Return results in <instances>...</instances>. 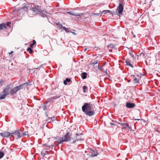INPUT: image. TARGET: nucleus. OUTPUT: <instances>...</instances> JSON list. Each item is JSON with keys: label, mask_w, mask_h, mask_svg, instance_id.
<instances>
[{"label": "nucleus", "mask_w": 160, "mask_h": 160, "mask_svg": "<svg viewBox=\"0 0 160 160\" xmlns=\"http://www.w3.org/2000/svg\"><path fill=\"white\" fill-rule=\"evenodd\" d=\"M91 104L90 103H85L82 106V110L87 115L91 116L94 114V112L93 110H91Z\"/></svg>", "instance_id": "f257e3e1"}, {"label": "nucleus", "mask_w": 160, "mask_h": 160, "mask_svg": "<svg viewBox=\"0 0 160 160\" xmlns=\"http://www.w3.org/2000/svg\"><path fill=\"white\" fill-rule=\"evenodd\" d=\"M72 138H73V136H71L69 132H67L62 137V139L59 140L58 142V144H60L62 143L63 142L68 141H69L71 143H73L72 141Z\"/></svg>", "instance_id": "f03ea898"}, {"label": "nucleus", "mask_w": 160, "mask_h": 160, "mask_svg": "<svg viewBox=\"0 0 160 160\" xmlns=\"http://www.w3.org/2000/svg\"><path fill=\"white\" fill-rule=\"evenodd\" d=\"M123 0H121L118 7L116 10V12H118V14L121 15L122 13V12L123 10Z\"/></svg>", "instance_id": "7ed1b4c3"}, {"label": "nucleus", "mask_w": 160, "mask_h": 160, "mask_svg": "<svg viewBox=\"0 0 160 160\" xmlns=\"http://www.w3.org/2000/svg\"><path fill=\"white\" fill-rule=\"evenodd\" d=\"M11 136L14 138L15 137L16 139H17L21 138L20 132L18 129L14 131L11 132Z\"/></svg>", "instance_id": "20e7f679"}, {"label": "nucleus", "mask_w": 160, "mask_h": 160, "mask_svg": "<svg viewBox=\"0 0 160 160\" xmlns=\"http://www.w3.org/2000/svg\"><path fill=\"white\" fill-rule=\"evenodd\" d=\"M31 10L36 14H38L41 12H42V11L40 8L38 6H34L32 8Z\"/></svg>", "instance_id": "39448f33"}, {"label": "nucleus", "mask_w": 160, "mask_h": 160, "mask_svg": "<svg viewBox=\"0 0 160 160\" xmlns=\"http://www.w3.org/2000/svg\"><path fill=\"white\" fill-rule=\"evenodd\" d=\"M117 122L118 123V124H120L122 127V131L123 130H125V129H126L128 131L130 129V127H129V125L127 124L126 123H121L118 122Z\"/></svg>", "instance_id": "423d86ee"}, {"label": "nucleus", "mask_w": 160, "mask_h": 160, "mask_svg": "<svg viewBox=\"0 0 160 160\" xmlns=\"http://www.w3.org/2000/svg\"><path fill=\"white\" fill-rule=\"evenodd\" d=\"M72 141L73 143H74L76 141L81 140V138L79 134H76L75 135L73 136V138H72Z\"/></svg>", "instance_id": "0eeeda50"}, {"label": "nucleus", "mask_w": 160, "mask_h": 160, "mask_svg": "<svg viewBox=\"0 0 160 160\" xmlns=\"http://www.w3.org/2000/svg\"><path fill=\"white\" fill-rule=\"evenodd\" d=\"M5 91H3L0 93V100L4 99L6 96L8 95L9 93L8 92H6Z\"/></svg>", "instance_id": "6e6552de"}, {"label": "nucleus", "mask_w": 160, "mask_h": 160, "mask_svg": "<svg viewBox=\"0 0 160 160\" xmlns=\"http://www.w3.org/2000/svg\"><path fill=\"white\" fill-rule=\"evenodd\" d=\"M60 97V96H56L54 97H52L50 98H48V101L47 102V103L50 102H52L54 100Z\"/></svg>", "instance_id": "1a4fd4ad"}, {"label": "nucleus", "mask_w": 160, "mask_h": 160, "mask_svg": "<svg viewBox=\"0 0 160 160\" xmlns=\"http://www.w3.org/2000/svg\"><path fill=\"white\" fill-rule=\"evenodd\" d=\"M0 135H1L2 137L8 138L11 135V132L10 133L8 132H2L0 133Z\"/></svg>", "instance_id": "9d476101"}, {"label": "nucleus", "mask_w": 160, "mask_h": 160, "mask_svg": "<svg viewBox=\"0 0 160 160\" xmlns=\"http://www.w3.org/2000/svg\"><path fill=\"white\" fill-rule=\"evenodd\" d=\"M126 106L128 108H132L135 106V104L133 103L127 102Z\"/></svg>", "instance_id": "9b49d317"}, {"label": "nucleus", "mask_w": 160, "mask_h": 160, "mask_svg": "<svg viewBox=\"0 0 160 160\" xmlns=\"http://www.w3.org/2000/svg\"><path fill=\"white\" fill-rule=\"evenodd\" d=\"M29 85V83H25L24 84L21 85L18 87H17L15 88V89H16L17 90H20L22 89V87L23 86H27Z\"/></svg>", "instance_id": "f8f14e48"}, {"label": "nucleus", "mask_w": 160, "mask_h": 160, "mask_svg": "<svg viewBox=\"0 0 160 160\" xmlns=\"http://www.w3.org/2000/svg\"><path fill=\"white\" fill-rule=\"evenodd\" d=\"M90 150L92 151L91 152V154L90 156L92 157L96 156L98 154V152L97 150H95V151L91 149H90Z\"/></svg>", "instance_id": "ddd939ff"}, {"label": "nucleus", "mask_w": 160, "mask_h": 160, "mask_svg": "<svg viewBox=\"0 0 160 160\" xmlns=\"http://www.w3.org/2000/svg\"><path fill=\"white\" fill-rule=\"evenodd\" d=\"M7 28L6 25L4 23L0 24V30H2Z\"/></svg>", "instance_id": "4468645a"}, {"label": "nucleus", "mask_w": 160, "mask_h": 160, "mask_svg": "<svg viewBox=\"0 0 160 160\" xmlns=\"http://www.w3.org/2000/svg\"><path fill=\"white\" fill-rule=\"evenodd\" d=\"M44 146H45L47 147V148H46V149L48 150H49L50 149V148H51L52 149V147L54 146L53 144L51 145H47V144H45L44 145Z\"/></svg>", "instance_id": "2eb2a0df"}, {"label": "nucleus", "mask_w": 160, "mask_h": 160, "mask_svg": "<svg viewBox=\"0 0 160 160\" xmlns=\"http://www.w3.org/2000/svg\"><path fill=\"white\" fill-rule=\"evenodd\" d=\"M125 62L126 63L127 65L129 66L132 68H134V66L130 63L129 60L128 59H126L125 60Z\"/></svg>", "instance_id": "dca6fc26"}, {"label": "nucleus", "mask_w": 160, "mask_h": 160, "mask_svg": "<svg viewBox=\"0 0 160 160\" xmlns=\"http://www.w3.org/2000/svg\"><path fill=\"white\" fill-rule=\"evenodd\" d=\"M17 91H5L6 92H8V93H9V94H10L11 95H12L13 94H16L17 92Z\"/></svg>", "instance_id": "f3484780"}, {"label": "nucleus", "mask_w": 160, "mask_h": 160, "mask_svg": "<svg viewBox=\"0 0 160 160\" xmlns=\"http://www.w3.org/2000/svg\"><path fill=\"white\" fill-rule=\"evenodd\" d=\"M87 75V74L85 72H82V77L83 79H85L86 78Z\"/></svg>", "instance_id": "a211bd4d"}, {"label": "nucleus", "mask_w": 160, "mask_h": 160, "mask_svg": "<svg viewBox=\"0 0 160 160\" xmlns=\"http://www.w3.org/2000/svg\"><path fill=\"white\" fill-rule=\"evenodd\" d=\"M8 88H7L6 89L7 90H13L12 89V85L10 84L8 86Z\"/></svg>", "instance_id": "6ab92c4d"}, {"label": "nucleus", "mask_w": 160, "mask_h": 160, "mask_svg": "<svg viewBox=\"0 0 160 160\" xmlns=\"http://www.w3.org/2000/svg\"><path fill=\"white\" fill-rule=\"evenodd\" d=\"M71 81V80L70 79L68 78H66V79L64 81V84L66 85L67 84V82H69Z\"/></svg>", "instance_id": "aec40b11"}, {"label": "nucleus", "mask_w": 160, "mask_h": 160, "mask_svg": "<svg viewBox=\"0 0 160 160\" xmlns=\"http://www.w3.org/2000/svg\"><path fill=\"white\" fill-rule=\"evenodd\" d=\"M67 13L71 14V15H73V16H80V14H76L75 13H73L72 12H67Z\"/></svg>", "instance_id": "412c9836"}, {"label": "nucleus", "mask_w": 160, "mask_h": 160, "mask_svg": "<svg viewBox=\"0 0 160 160\" xmlns=\"http://www.w3.org/2000/svg\"><path fill=\"white\" fill-rule=\"evenodd\" d=\"M28 132L25 131L23 133H20L21 137H22L24 136L28 135Z\"/></svg>", "instance_id": "4be33fe9"}, {"label": "nucleus", "mask_w": 160, "mask_h": 160, "mask_svg": "<svg viewBox=\"0 0 160 160\" xmlns=\"http://www.w3.org/2000/svg\"><path fill=\"white\" fill-rule=\"evenodd\" d=\"M110 11L109 10H105L102 11V13L105 14L107 13H110Z\"/></svg>", "instance_id": "5701e85b"}, {"label": "nucleus", "mask_w": 160, "mask_h": 160, "mask_svg": "<svg viewBox=\"0 0 160 160\" xmlns=\"http://www.w3.org/2000/svg\"><path fill=\"white\" fill-rule=\"evenodd\" d=\"M134 82L136 83H139V82L138 80L136 78H134Z\"/></svg>", "instance_id": "b1692460"}, {"label": "nucleus", "mask_w": 160, "mask_h": 160, "mask_svg": "<svg viewBox=\"0 0 160 160\" xmlns=\"http://www.w3.org/2000/svg\"><path fill=\"white\" fill-rule=\"evenodd\" d=\"M27 51L29 52L30 53H31L32 52V50L30 48H28Z\"/></svg>", "instance_id": "393cba45"}, {"label": "nucleus", "mask_w": 160, "mask_h": 160, "mask_svg": "<svg viewBox=\"0 0 160 160\" xmlns=\"http://www.w3.org/2000/svg\"><path fill=\"white\" fill-rule=\"evenodd\" d=\"M4 155V153L0 151V159L3 157Z\"/></svg>", "instance_id": "a878e982"}, {"label": "nucleus", "mask_w": 160, "mask_h": 160, "mask_svg": "<svg viewBox=\"0 0 160 160\" xmlns=\"http://www.w3.org/2000/svg\"><path fill=\"white\" fill-rule=\"evenodd\" d=\"M61 27L62 28L64 29L66 32H67V30H68V28H66L62 26V25H61Z\"/></svg>", "instance_id": "bb28decb"}, {"label": "nucleus", "mask_w": 160, "mask_h": 160, "mask_svg": "<svg viewBox=\"0 0 160 160\" xmlns=\"http://www.w3.org/2000/svg\"><path fill=\"white\" fill-rule=\"evenodd\" d=\"M42 16L43 18H44L45 17H47V15L46 14H45V13H44V11L42 12Z\"/></svg>", "instance_id": "cd10ccee"}, {"label": "nucleus", "mask_w": 160, "mask_h": 160, "mask_svg": "<svg viewBox=\"0 0 160 160\" xmlns=\"http://www.w3.org/2000/svg\"><path fill=\"white\" fill-rule=\"evenodd\" d=\"M11 22H8L7 23V24L6 25V26H7L8 27H9V28L10 27V24H11Z\"/></svg>", "instance_id": "c85d7f7f"}, {"label": "nucleus", "mask_w": 160, "mask_h": 160, "mask_svg": "<svg viewBox=\"0 0 160 160\" xmlns=\"http://www.w3.org/2000/svg\"><path fill=\"white\" fill-rule=\"evenodd\" d=\"M3 81L2 80H0V85H2L3 83Z\"/></svg>", "instance_id": "c756f323"}, {"label": "nucleus", "mask_w": 160, "mask_h": 160, "mask_svg": "<svg viewBox=\"0 0 160 160\" xmlns=\"http://www.w3.org/2000/svg\"><path fill=\"white\" fill-rule=\"evenodd\" d=\"M87 87L85 86H83L82 87V88L83 89V90H85V89H87Z\"/></svg>", "instance_id": "7c9ffc66"}, {"label": "nucleus", "mask_w": 160, "mask_h": 160, "mask_svg": "<svg viewBox=\"0 0 160 160\" xmlns=\"http://www.w3.org/2000/svg\"><path fill=\"white\" fill-rule=\"evenodd\" d=\"M98 62L97 61H95L94 62H93L92 63V64H93V65H95Z\"/></svg>", "instance_id": "2f4dec72"}, {"label": "nucleus", "mask_w": 160, "mask_h": 160, "mask_svg": "<svg viewBox=\"0 0 160 160\" xmlns=\"http://www.w3.org/2000/svg\"><path fill=\"white\" fill-rule=\"evenodd\" d=\"M27 7L25 6L24 7H23V8H21L20 9V10H21V9H25V8H26ZM25 10V11L26 10Z\"/></svg>", "instance_id": "473e14b6"}, {"label": "nucleus", "mask_w": 160, "mask_h": 160, "mask_svg": "<svg viewBox=\"0 0 160 160\" xmlns=\"http://www.w3.org/2000/svg\"><path fill=\"white\" fill-rule=\"evenodd\" d=\"M32 44H33L34 45L36 44V41L34 40H33Z\"/></svg>", "instance_id": "72a5a7b5"}, {"label": "nucleus", "mask_w": 160, "mask_h": 160, "mask_svg": "<svg viewBox=\"0 0 160 160\" xmlns=\"http://www.w3.org/2000/svg\"><path fill=\"white\" fill-rule=\"evenodd\" d=\"M33 45H34L33 44H32V43L30 45V47L32 48Z\"/></svg>", "instance_id": "f704fd0d"}, {"label": "nucleus", "mask_w": 160, "mask_h": 160, "mask_svg": "<svg viewBox=\"0 0 160 160\" xmlns=\"http://www.w3.org/2000/svg\"><path fill=\"white\" fill-rule=\"evenodd\" d=\"M109 47H113V44H110L108 46Z\"/></svg>", "instance_id": "c9c22d12"}, {"label": "nucleus", "mask_w": 160, "mask_h": 160, "mask_svg": "<svg viewBox=\"0 0 160 160\" xmlns=\"http://www.w3.org/2000/svg\"><path fill=\"white\" fill-rule=\"evenodd\" d=\"M58 25V26H61V25H62L61 24L59 23H58L56 24Z\"/></svg>", "instance_id": "e433bc0d"}, {"label": "nucleus", "mask_w": 160, "mask_h": 160, "mask_svg": "<svg viewBox=\"0 0 160 160\" xmlns=\"http://www.w3.org/2000/svg\"><path fill=\"white\" fill-rule=\"evenodd\" d=\"M70 32L72 33H73V34L75 35H76V33H75V32H72L71 31H70Z\"/></svg>", "instance_id": "4c0bfd02"}, {"label": "nucleus", "mask_w": 160, "mask_h": 160, "mask_svg": "<svg viewBox=\"0 0 160 160\" xmlns=\"http://www.w3.org/2000/svg\"><path fill=\"white\" fill-rule=\"evenodd\" d=\"M110 124L112 125H115V124L112 123H110Z\"/></svg>", "instance_id": "58836bf2"}, {"label": "nucleus", "mask_w": 160, "mask_h": 160, "mask_svg": "<svg viewBox=\"0 0 160 160\" xmlns=\"http://www.w3.org/2000/svg\"><path fill=\"white\" fill-rule=\"evenodd\" d=\"M13 51H11L10 52H9V54H11L12 53H13Z\"/></svg>", "instance_id": "ea45409f"}, {"label": "nucleus", "mask_w": 160, "mask_h": 160, "mask_svg": "<svg viewBox=\"0 0 160 160\" xmlns=\"http://www.w3.org/2000/svg\"><path fill=\"white\" fill-rule=\"evenodd\" d=\"M46 107L45 106H44V108H43L44 110H45V109H46Z\"/></svg>", "instance_id": "a19ab883"}, {"label": "nucleus", "mask_w": 160, "mask_h": 160, "mask_svg": "<svg viewBox=\"0 0 160 160\" xmlns=\"http://www.w3.org/2000/svg\"><path fill=\"white\" fill-rule=\"evenodd\" d=\"M132 34H133V36H134V37H135V36L133 34V33L132 32Z\"/></svg>", "instance_id": "79ce46f5"}, {"label": "nucleus", "mask_w": 160, "mask_h": 160, "mask_svg": "<svg viewBox=\"0 0 160 160\" xmlns=\"http://www.w3.org/2000/svg\"><path fill=\"white\" fill-rule=\"evenodd\" d=\"M131 56H132V57H134V55L133 54H132Z\"/></svg>", "instance_id": "37998d69"}, {"label": "nucleus", "mask_w": 160, "mask_h": 160, "mask_svg": "<svg viewBox=\"0 0 160 160\" xmlns=\"http://www.w3.org/2000/svg\"><path fill=\"white\" fill-rule=\"evenodd\" d=\"M135 120H139L140 119H135Z\"/></svg>", "instance_id": "c03bdc74"}, {"label": "nucleus", "mask_w": 160, "mask_h": 160, "mask_svg": "<svg viewBox=\"0 0 160 160\" xmlns=\"http://www.w3.org/2000/svg\"><path fill=\"white\" fill-rule=\"evenodd\" d=\"M86 91H83V92H84V93H85V92H86Z\"/></svg>", "instance_id": "a18cd8bd"}, {"label": "nucleus", "mask_w": 160, "mask_h": 160, "mask_svg": "<svg viewBox=\"0 0 160 160\" xmlns=\"http://www.w3.org/2000/svg\"><path fill=\"white\" fill-rule=\"evenodd\" d=\"M87 50V49L85 48V49H84V51H86Z\"/></svg>", "instance_id": "49530a36"}, {"label": "nucleus", "mask_w": 160, "mask_h": 160, "mask_svg": "<svg viewBox=\"0 0 160 160\" xmlns=\"http://www.w3.org/2000/svg\"><path fill=\"white\" fill-rule=\"evenodd\" d=\"M46 14H49L47 12H45Z\"/></svg>", "instance_id": "de8ad7c7"}]
</instances>
